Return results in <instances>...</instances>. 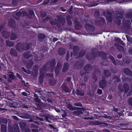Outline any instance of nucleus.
Returning a JSON list of instances; mask_svg holds the SVG:
<instances>
[{
  "mask_svg": "<svg viewBox=\"0 0 132 132\" xmlns=\"http://www.w3.org/2000/svg\"><path fill=\"white\" fill-rule=\"evenodd\" d=\"M57 18L58 20L56 19H50V22L52 26L56 25L57 28H60L64 25L65 21L60 16H57Z\"/></svg>",
  "mask_w": 132,
  "mask_h": 132,
  "instance_id": "f257e3e1",
  "label": "nucleus"
},
{
  "mask_svg": "<svg viewBox=\"0 0 132 132\" xmlns=\"http://www.w3.org/2000/svg\"><path fill=\"white\" fill-rule=\"evenodd\" d=\"M29 122H32L31 124V125L30 128L32 132H38L39 130L38 128V125H39V123L37 121H34L32 119H30L28 121Z\"/></svg>",
  "mask_w": 132,
  "mask_h": 132,
  "instance_id": "f03ea898",
  "label": "nucleus"
},
{
  "mask_svg": "<svg viewBox=\"0 0 132 132\" xmlns=\"http://www.w3.org/2000/svg\"><path fill=\"white\" fill-rule=\"evenodd\" d=\"M43 116V117H44L45 120L49 123H52V121L55 122L57 120V119L55 116H51L49 114H44Z\"/></svg>",
  "mask_w": 132,
  "mask_h": 132,
  "instance_id": "7ed1b4c3",
  "label": "nucleus"
},
{
  "mask_svg": "<svg viewBox=\"0 0 132 132\" xmlns=\"http://www.w3.org/2000/svg\"><path fill=\"white\" fill-rule=\"evenodd\" d=\"M95 25L98 27L103 26L105 23V19L103 17H100L97 20L94 21Z\"/></svg>",
  "mask_w": 132,
  "mask_h": 132,
  "instance_id": "20e7f679",
  "label": "nucleus"
},
{
  "mask_svg": "<svg viewBox=\"0 0 132 132\" xmlns=\"http://www.w3.org/2000/svg\"><path fill=\"white\" fill-rule=\"evenodd\" d=\"M8 128L9 132H19L20 131L19 127L17 124H14L12 126H9Z\"/></svg>",
  "mask_w": 132,
  "mask_h": 132,
  "instance_id": "39448f33",
  "label": "nucleus"
},
{
  "mask_svg": "<svg viewBox=\"0 0 132 132\" xmlns=\"http://www.w3.org/2000/svg\"><path fill=\"white\" fill-rule=\"evenodd\" d=\"M107 84V81L105 77L103 76L102 80H100L99 83V87L103 89L106 87Z\"/></svg>",
  "mask_w": 132,
  "mask_h": 132,
  "instance_id": "423d86ee",
  "label": "nucleus"
},
{
  "mask_svg": "<svg viewBox=\"0 0 132 132\" xmlns=\"http://www.w3.org/2000/svg\"><path fill=\"white\" fill-rule=\"evenodd\" d=\"M85 27L88 31L93 32L95 30V27L93 25V23L92 22V24H86L85 26Z\"/></svg>",
  "mask_w": 132,
  "mask_h": 132,
  "instance_id": "0eeeda50",
  "label": "nucleus"
},
{
  "mask_svg": "<svg viewBox=\"0 0 132 132\" xmlns=\"http://www.w3.org/2000/svg\"><path fill=\"white\" fill-rule=\"evenodd\" d=\"M93 68L92 65L89 64H87L85 65L83 67L84 70L85 71V72L88 74L89 71H90Z\"/></svg>",
  "mask_w": 132,
  "mask_h": 132,
  "instance_id": "6e6552de",
  "label": "nucleus"
},
{
  "mask_svg": "<svg viewBox=\"0 0 132 132\" xmlns=\"http://www.w3.org/2000/svg\"><path fill=\"white\" fill-rule=\"evenodd\" d=\"M23 43H18L15 46L16 50L19 52H22L23 51Z\"/></svg>",
  "mask_w": 132,
  "mask_h": 132,
  "instance_id": "1a4fd4ad",
  "label": "nucleus"
},
{
  "mask_svg": "<svg viewBox=\"0 0 132 132\" xmlns=\"http://www.w3.org/2000/svg\"><path fill=\"white\" fill-rule=\"evenodd\" d=\"M8 25L13 29L15 28L16 26L15 21L12 19H10L8 22Z\"/></svg>",
  "mask_w": 132,
  "mask_h": 132,
  "instance_id": "9d476101",
  "label": "nucleus"
},
{
  "mask_svg": "<svg viewBox=\"0 0 132 132\" xmlns=\"http://www.w3.org/2000/svg\"><path fill=\"white\" fill-rule=\"evenodd\" d=\"M82 66V64L81 61H77L75 63L74 67L75 68L78 69L80 68Z\"/></svg>",
  "mask_w": 132,
  "mask_h": 132,
  "instance_id": "9b49d317",
  "label": "nucleus"
},
{
  "mask_svg": "<svg viewBox=\"0 0 132 132\" xmlns=\"http://www.w3.org/2000/svg\"><path fill=\"white\" fill-rule=\"evenodd\" d=\"M34 64V62L31 59L28 60L26 64V68L27 69H30L32 67Z\"/></svg>",
  "mask_w": 132,
  "mask_h": 132,
  "instance_id": "f8f14e48",
  "label": "nucleus"
},
{
  "mask_svg": "<svg viewBox=\"0 0 132 132\" xmlns=\"http://www.w3.org/2000/svg\"><path fill=\"white\" fill-rule=\"evenodd\" d=\"M48 64H50V67H54L55 66L56 62L55 59L53 58L51 61H48L47 62Z\"/></svg>",
  "mask_w": 132,
  "mask_h": 132,
  "instance_id": "ddd939ff",
  "label": "nucleus"
},
{
  "mask_svg": "<svg viewBox=\"0 0 132 132\" xmlns=\"http://www.w3.org/2000/svg\"><path fill=\"white\" fill-rule=\"evenodd\" d=\"M79 74L81 76L84 75V81L85 82H87L88 79V76L86 75V73L83 71H80L79 72Z\"/></svg>",
  "mask_w": 132,
  "mask_h": 132,
  "instance_id": "4468645a",
  "label": "nucleus"
},
{
  "mask_svg": "<svg viewBox=\"0 0 132 132\" xmlns=\"http://www.w3.org/2000/svg\"><path fill=\"white\" fill-rule=\"evenodd\" d=\"M107 20L109 22H112V14L110 12L108 11L107 12Z\"/></svg>",
  "mask_w": 132,
  "mask_h": 132,
  "instance_id": "2eb2a0df",
  "label": "nucleus"
},
{
  "mask_svg": "<svg viewBox=\"0 0 132 132\" xmlns=\"http://www.w3.org/2000/svg\"><path fill=\"white\" fill-rule=\"evenodd\" d=\"M10 73H11L9 74V75L8 81L9 82H12V80L14 79L15 78V77L13 72H10Z\"/></svg>",
  "mask_w": 132,
  "mask_h": 132,
  "instance_id": "dca6fc26",
  "label": "nucleus"
},
{
  "mask_svg": "<svg viewBox=\"0 0 132 132\" xmlns=\"http://www.w3.org/2000/svg\"><path fill=\"white\" fill-rule=\"evenodd\" d=\"M124 73L126 75L130 76H132V72L129 68H126L123 70Z\"/></svg>",
  "mask_w": 132,
  "mask_h": 132,
  "instance_id": "f3484780",
  "label": "nucleus"
},
{
  "mask_svg": "<svg viewBox=\"0 0 132 132\" xmlns=\"http://www.w3.org/2000/svg\"><path fill=\"white\" fill-rule=\"evenodd\" d=\"M103 73L105 77L107 78L110 77L112 75V73L110 70L108 69H105L104 70Z\"/></svg>",
  "mask_w": 132,
  "mask_h": 132,
  "instance_id": "a211bd4d",
  "label": "nucleus"
},
{
  "mask_svg": "<svg viewBox=\"0 0 132 132\" xmlns=\"http://www.w3.org/2000/svg\"><path fill=\"white\" fill-rule=\"evenodd\" d=\"M23 50L27 51L29 49L31 45L30 43L25 42L23 43Z\"/></svg>",
  "mask_w": 132,
  "mask_h": 132,
  "instance_id": "6ab92c4d",
  "label": "nucleus"
},
{
  "mask_svg": "<svg viewBox=\"0 0 132 132\" xmlns=\"http://www.w3.org/2000/svg\"><path fill=\"white\" fill-rule=\"evenodd\" d=\"M61 87L63 92L66 93H68L70 92L69 89L67 85L63 84Z\"/></svg>",
  "mask_w": 132,
  "mask_h": 132,
  "instance_id": "aec40b11",
  "label": "nucleus"
},
{
  "mask_svg": "<svg viewBox=\"0 0 132 132\" xmlns=\"http://www.w3.org/2000/svg\"><path fill=\"white\" fill-rule=\"evenodd\" d=\"M69 64L68 63H64L62 69L63 72H66L69 69Z\"/></svg>",
  "mask_w": 132,
  "mask_h": 132,
  "instance_id": "412c9836",
  "label": "nucleus"
},
{
  "mask_svg": "<svg viewBox=\"0 0 132 132\" xmlns=\"http://www.w3.org/2000/svg\"><path fill=\"white\" fill-rule=\"evenodd\" d=\"M10 54L11 55L14 56H18L17 52L14 49L11 48L10 52Z\"/></svg>",
  "mask_w": 132,
  "mask_h": 132,
  "instance_id": "4be33fe9",
  "label": "nucleus"
},
{
  "mask_svg": "<svg viewBox=\"0 0 132 132\" xmlns=\"http://www.w3.org/2000/svg\"><path fill=\"white\" fill-rule=\"evenodd\" d=\"M97 54L99 55L98 56H101L102 59H105L106 58L107 55L105 53L103 52H99L97 53Z\"/></svg>",
  "mask_w": 132,
  "mask_h": 132,
  "instance_id": "5701e85b",
  "label": "nucleus"
},
{
  "mask_svg": "<svg viewBox=\"0 0 132 132\" xmlns=\"http://www.w3.org/2000/svg\"><path fill=\"white\" fill-rule=\"evenodd\" d=\"M18 37L16 34L14 32H11V36L10 37L11 40H13L16 39L18 38Z\"/></svg>",
  "mask_w": 132,
  "mask_h": 132,
  "instance_id": "b1692460",
  "label": "nucleus"
},
{
  "mask_svg": "<svg viewBox=\"0 0 132 132\" xmlns=\"http://www.w3.org/2000/svg\"><path fill=\"white\" fill-rule=\"evenodd\" d=\"M32 56V55L29 52H27L23 54V57L25 59H28L31 58Z\"/></svg>",
  "mask_w": 132,
  "mask_h": 132,
  "instance_id": "393cba45",
  "label": "nucleus"
},
{
  "mask_svg": "<svg viewBox=\"0 0 132 132\" xmlns=\"http://www.w3.org/2000/svg\"><path fill=\"white\" fill-rule=\"evenodd\" d=\"M1 132H6L7 131V125L1 124Z\"/></svg>",
  "mask_w": 132,
  "mask_h": 132,
  "instance_id": "a878e982",
  "label": "nucleus"
},
{
  "mask_svg": "<svg viewBox=\"0 0 132 132\" xmlns=\"http://www.w3.org/2000/svg\"><path fill=\"white\" fill-rule=\"evenodd\" d=\"M114 41L118 43L119 44L122 45L123 46H125V44L123 41L119 38L115 39Z\"/></svg>",
  "mask_w": 132,
  "mask_h": 132,
  "instance_id": "bb28decb",
  "label": "nucleus"
},
{
  "mask_svg": "<svg viewBox=\"0 0 132 132\" xmlns=\"http://www.w3.org/2000/svg\"><path fill=\"white\" fill-rule=\"evenodd\" d=\"M7 119L3 117H0V123L1 125L2 123H4L6 125L7 124Z\"/></svg>",
  "mask_w": 132,
  "mask_h": 132,
  "instance_id": "cd10ccee",
  "label": "nucleus"
},
{
  "mask_svg": "<svg viewBox=\"0 0 132 132\" xmlns=\"http://www.w3.org/2000/svg\"><path fill=\"white\" fill-rule=\"evenodd\" d=\"M58 52L59 55H62L65 53V51L63 48H59L58 49Z\"/></svg>",
  "mask_w": 132,
  "mask_h": 132,
  "instance_id": "c85d7f7f",
  "label": "nucleus"
},
{
  "mask_svg": "<svg viewBox=\"0 0 132 132\" xmlns=\"http://www.w3.org/2000/svg\"><path fill=\"white\" fill-rule=\"evenodd\" d=\"M6 43L7 46L9 47L13 46L14 45V43L13 42L10 41L9 40H6Z\"/></svg>",
  "mask_w": 132,
  "mask_h": 132,
  "instance_id": "c756f323",
  "label": "nucleus"
},
{
  "mask_svg": "<svg viewBox=\"0 0 132 132\" xmlns=\"http://www.w3.org/2000/svg\"><path fill=\"white\" fill-rule=\"evenodd\" d=\"M76 94L78 96H83L85 95V93L83 91L77 89L76 90Z\"/></svg>",
  "mask_w": 132,
  "mask_h": 132,
  "instance_id": "7c9ffc66",
  "label": "nucleus"
},
{
  "mask_svg": "<svg viewBox=\"0 0 132 132\" xmlns=\"http://www.w3.org/2000/svg\"><path fill=\"white\" fill-rule=\"evenodd\" d=\"M46 37V36L44 34L39 33L38 35V38L39 40H43Z\"/></svg>",
  "mask_w": 132,
  "mask_h": 132,
  "instance_id": "2f4dec72",
  "label": "nucleus"
},
{
  "mask_svg": "<svg viewBox=\"0 0 132 132\" xmlns=\"http://www.w3.org/2000/svg\"><path fill=\"white\" fill-rule=\"evenodd\" d=\"M16 77L21 80V82L22 83L24 84V86L25 87L27 86L26 84L25 81L23 80L22 77L19 75V74L18 73H16Z\"/></svg>",
  "mask_w": 132,
  "mask_h": 132,
  "instance_id": "473e14b6",
  "label": "nucleus"
},
{
  "mask_svg": "<svg viewBox=\"0 0 132 132\" xmlns=\"http://www.w3.org/2000/svg\"><path fill=\"white\" fill-rule=\"evenodd\" d=\"M48 64L47 62L45 64L43 65L42 68L41 69V71L44 72H46L47 71V65Z\"/></svg>",
  "mask_w": 132,
  "mask_h": 132,
  "instance_id": "72a5a7b5",
  "label": "nucleus"
},
{
  "mask_svg": "<svg viewBox=\"0 0 132 132\" xmlns=\"http://www.w3.org/2000/svg\"><path fill=\"white\" fill-rule=\"evenodd\" d=\"M19 125L20 127L22 130H24L25 129L26 126V123L21 122L19 123Z\"/></svg>",
  "mask_w": 132,
  "mask_h": 132,
  "instance_id": "f704fd0d",
  "label": "nucleus"
},
{
  "mask_svg": "<svg viewBox=\"0 0 132 132\" xmlns=\"http://www.w3.org/2000/svg\"><path fill=\"white\" fill-rule=\"evenodd\" d=\"M123 88L125 90V93H128L129 90V86L126 83L125 84L123 85Z\"/></svg>",
  "mask_w": 132,
  "mask_h": 132,
  "instance_id": "c9c22d12",
  "label": "nucleus"
},
{
  "mask_svg": "<svg viewBox=\"0 0 132 132\" xmlns=\"http://www.w3.org/2000/svg\"><path fill=\"white\" fill-rule=\"evenodd\" d=\"M115 46L116 47L117 50L120 51H123L124 50V48L122 46L120 45L119 44H117L116 45H115Z\"/></svg>",
  "mask_w": 132,
  "mask_h": 132,
  "instance_id": "e433bc0d",
  "label": "nucleus"
},
{
  "mask_svg": "<svg viewBox=\"0 0 132 132\" xmlns=\"http://www.w3.org/2000/svg\"><path fill=\"white\" fill-rule=\"evenodd\" d=\"M86 57L88 60H92L95 59L96 56V55L93 56L91 55H89L88 56H86Z\"/></svg>",
  "mask_w": 132,
  "mask_h": 132,
  "instance_id": "4c0bfd02",
  "label": "nucleus"
},
{
  "mask_svg": "<svg viewBox=\"0 0 132 132\" xmlns=\"http://www.w3.org/2000/svg\"><path fill=\"white\" fill-rule=\"evenodd\" d=\"M79 51H73L71 52L70 53H71V58L70 59H72V55L73 54V55L75 56H76L78 55V54Z\"/></svg>",
  "mask_w": 132,
  "mask_h": 132,
  "instance_id": "58836bf2",
  "label": "nucleus"
},
{
  "mask_svg": "<svg viewBox=\"0 0 132 132\" xmlns=\"http://www.w3.org/2000/svg\"><path fill=\"white\" fill-rule=\"evenodd\" d=\"M122 81H125L131 82H132V78H130L128 77H125L122 78Z\"/></svg>",
  "mask_w": 132,
  "mask_h": 132,
  "instance_id": "ea45409f",
  "label": "nucleus"
},
{
  "mask_svg": "<svg viewBox=\"0 0 132 132\" xmlns=\"http://www.w3.org/2000/svg\"><path fill=\"white\" fill-rule=\"evenodd\" d=\"M73 113L74 114L77 116H79L83 114V113L82 111L78 110L74 111L73 112Z\"/></svg>",
  "mask_w": 132,
  "mask_h": 132,
  "instance_id": "a19ab883",
  "label": "nucleus"
},
{
  "mask_svg": "<svg viewBox=\"0 0 132 132\" xmlns=\"http://www.w3.org/2000/svg\"><path fill=\"white\" fill-rule=\"evenodd\" d=\"M67 108L69 109L72 111L75 110V107H74L70 104H67Z\"/></svg>",
  "mask_w": 132,
  "mask_h": 132,
  "instance_id": "79ce46f5",
  "label": "nucleus"
},
{
  "mask_svg": "<svg viewBox=\"0 0 132 132\" xmlns=\"http://www.w3.org/2000/svg\"><path fill=\"white\" fill-rule=\"evenodd\" d=\"M85 52L84 50H81L79 52V56L80 57H83L85 54Z\"/></svg>",
  "mask_w": 132,
  "mask_h": 132,
  "instance_id": "37998d69",
  "label": "nucleus"
},
{
  "mask_svg": "<svg viewBox=\"0 0 132 132\" xmlns=\"http://www.w3.org/2000/svg\"><path fill=\"white\" fill-rule=\"evenodd\" d=\"M112 78L113 79L116 80V81H114V82L116 81L117 82H118L121 81V79L119 78V77L115 75Z\"/></svg>",
  "mask_w": 132,
  "mask_h": 132,
  "instance_id": "c03bdc74",
  "label": "nucleus"
},
{
  "mask_svg": "<svg viewBox=\"0 0 132 132\" xmlns=\"http://www.w3.org/2000/svg\"><path fill=\"white\" fill-rule=\"evenodd\" d=\"M115 23L117 24V26L119 27L120 26L121 24V20L117 18L115 21Z\"/></svg>",
  "mask_w": 132,
  "mask_h": 132,
  "instance_id": "a18cd8bd",
  "label": "nucleus"
},
{
  "mask_svg": "<svg viewBox=\"0 0 132 132\" xmlns=\"http://www.w3.org/2000/svg\"><path fill=\"white\" fill-rule=\"evenodd\" d=\"M118 13L120 15V16H118L119 18L122 19L123 18V15L125 12L124 11H122L121 12H118Z\"/></svg>",
  "mask_w": 132,
  "mask_h": 132,
  "instance_id": "49530a36",
  "label": "nucleus"
},
{
  "mask_svg": "<svg viewBox=\"0 0 132 132\" xmlns=\"http://www.w3.org/2000/svg\"><path fill=\"white\" fill-rule=\"evenodd\" d=\"M125 17L128 19L131 18H132V13L130 12L126 14L125 15Z\"/></svg>",
  "mask_w": 132,
  "mask_h": 132,
  "instance_id": "de8ad7c7",
  "label": "nucleus"
},
{
  "mask_svg": "<svg viewBox=\"0 0 132 132\" xmlns=\"http://www.w3.org/2000/svg\"><path fill=\"white\" fill-rule=\"evenodd\" d=\"M117 63L116 61L115 60V59L112 61L113 63L115 65H116L117 64L118 65L120 64V63L119 60H117Z\"/></svg>",
  "mask_w": 132,
  "mask_h": 132,
  "instance_id": "09e8293b",
  "label": "nucleus"
},
{
  "mask_svg": "<svg viewBox=\"0 0 132 132\" xmlns=\"http://www.w3.org/2000/svg\"><path fill=\"white\" fill-rule=\"evenodd\" d=\"M56 84L55 81L54 80H51L49 82V84L52 86H54Z\"/></svg>",
  "mask_w": 132,
  "mask_h": 132,
  "instance_id": "8fccbe9b",
  "label": "nucleus"
},
{
  "mask_svg": "<svg viewBox=\"0 0 132 132\" xmlns=\"http://www.w3.org/2000/svg\"><path fill=\"white\" fill-rule=\"evenodd\" d=\"M123 23L125 25L128 26L131 24L130 21L129 20H125L123 21Z\"/></svg>",
  "mask_w": 132,
  "mask_h": 132,
  "instance_id": "3c124183",
  "label": "nucleus"
},
{
  "mask_svg": "<svg viewBox=\"0 0 132 132\" xmlns=\"http://www.w3.org/2000/svg\"><path fill=\"white\" fill-rule=\"evenodd\" d=\"M44 115H42V114H40V116L41 117V118H40L36 116V119L37 120H38L41 121H43L44 120L43 118H44V117H43V116Z\"/></svg>",
  "mask_w": 132,
  "mask_h": 132,
  "instance_id": "603ef678",
  "label": "nucleus"
},
{
  "mask_svg": "<svg viewBox=\"0 0 132 132\" xmlns=\"http://www.w3.org/2000/svg\"><path fill=\"white\" fill-rule=\"evenodd\" d=\"M73 51H79V48L78 46L74 45L73 46Z\"/></svg>",
  "mask_w": 132,
  "mask_h": 132,
  "instance_id": "864d4df0",
  "label": "nucleus"
},
{
  "mask_svg": "<svg viewBox=\"0 0 132 132\" xmlns=\"http://www.w3.org/2000/svg\"><path fill=\"white\" fill-rule=\"evenodd\" d=\"M70 57L71 58V55L70 56H69V51H68L67 52L65 58V59L67 61L69 59V57L70 58Z\"/></svg>",
  "mask_w": 132,
  "mask_h": 132,
  "instance_id": "5fc2aeb1",
  "label": "nucleus"
},
{
  "mask_svg": "<svg viewBox=\"0 0 132 132\" xmlns=\"http://www.w3.org/2000/svg\"><path fill=\"white\" fill-rule=\"evenodd\" d=\"M61 69L56 67L55 68L54 72L58 74L59 73Z\"/></svg>",
  "mask_w": 132,
  "mask_h": 132,
  "instance_id": "6e6d98bb",
  "label": "nucleus"
},
{
  "mask_svg": "<svg viewBox=\"0 0 132 132\" xmlns=\"http://www.w3.org/2000/svg\"><path fill=\"white\" fill-rule=\"evenodd\" d=\"M74 105L77 106L82 107V104L80 102H77L76 103H74Z\"/></svg>",
  "mask_w": 132,
  "mask_h": 132,
  "instance_id": "4d7b16f0",
  "label": "nucleus"
},
{
  "mask_svg": "<svg viewBox=\"0 0 132 132\" xmlns=\"http://www.w3.org/2000/svg\"><path fill=\"white\" fill-rule=\"evenodd\" d=\"M102 93V90L100 89H98L96 92V94L99 95H101Z\"/></svg>",
  "mask_w": 132,
  "mask_h": 132,
  "instance_id": "13d9d810",
  "label": "nucleus"
},
{
  "mask_svg": "<svg viewBox=\"0 0 132 132\" xmlns=\"http://www.w3.org/2000/svg\"><path fill=\"white\" fill-rule=\"evenodd\" d=\"M94 15L96 18H98L100 16V13L98 11H96L94 13Z\"/></svg>",
  "mask_w": 132,
  "mask_h": 132,
  "instance_id": "bf43d9fd",
  "label": "nucleus"
},
{
  "mask_svg": "<svg viewBox=\"0 0 132 132\" xmlns=\"http://www.w3.org/2000/svg\"><path fill=\"white\" fill-rule=\"evenodd\" d=\"M73 131L75 132H85V131H82L79 128H75L73 129Z\"/></svg>",
  "mask_w": 132,
  "mask_h": 132,
  "instance_id": "052dcab7",
  "label": "nucleus"
},
{
  "mask_svg": "<svg viewBox=\"0 0 132 132\" xmlns=\"http://www.w3.org/2000/svg\"><path fill=\"white\" fill-rule=\"evenodd\" d=\"M62 64L60 62H58L57 63L56 67L61 69L62 68Z\"/></svg>",
  "mask_w": 132,
  "mask_h": 132,
  "instance_id": "680f3d73",
  "label": "nucleus"
},
{
  "mask_svg": "<svg viewBox=\"0 0 132 132\" xmlns=\"http://www.w3.org/2000/svg\"><path fill=\"white\" fill-rule=\"evenodd\" d=\"M43 103L41 101L40 102H38L36 103V105L37 107H40L42 105Z\"/></svg>",
  "mask_w": 132,
  "mask_h": 132,
  "instance_id": "e2e57ef3",
  "label": "nucleus"
},
{
  "mask_svg": "<svg viewBox=\"0 0 132 132\" xmlns=\"http://www.w3.org/2000/svg\"><path fill=\"white\" fill-rule=\"evenodd\" d=\"M34 100L35 102L36 103L40 102H41V100L38 97L37 98H34Z\"/></svg>",
  "mask_w": 132,
  "mask_h": 132,
  "instance_id": "0e129e2a",
  "label": "nucleus"
},
{
  "mask_svg": "<svg viewBox=\"0 0 132 132\" xmlns=\"http://www.w3.org/2000/svg\"><path fill=\"white\" fill-rule=\"evenodd\" d=\"M50 0H44L42 3L44 5H46L48 4Z\"/></svg>",
  "mask_w": 132,
  "mask_h": 132,
  "instance_id": "69168bd1",
  "label": "nucleus"
},
{
  "mask_svg": "<svg viewBox=\"0 0 132 132\" xmlns=\"http://www.w3.org/2000/svg\"><path fill=\"white\" fill-rule=\"evenodd\" d=\"M67 23H68V24L69 25H70V26L72 24V22L71 21V20H70L69 19H67Z\"/></svg>",
  "mask_w": 132,
  "mask_h": 132,
  "instance_id": "338daca9",
  "label": "nucleus"
},
{
  "mask_svg": "<svg viewBox=\"0 0 132 132\" xmlns=\"http://www.w3.org/2000/svg\"><path fill=\"white\" fill-rule=\"evenodd\" d=\"M127 38L128 42L130 43H132V37L129 36L127 37Z\"/></svg>",
  "mask_w": 132,
  "mask_h": 132,
  "instance_id": "774afa93",
  "label": "nucleus"
}]
</instances>
